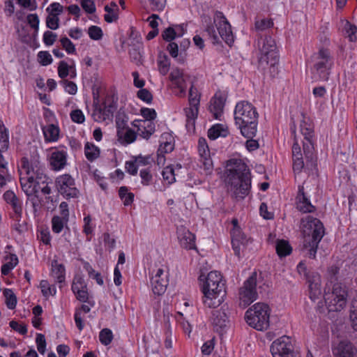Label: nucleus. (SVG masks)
<instances>
[{"label":"nucleus","instance_id":"obj_1","mask_svg":"<svg viewBox=\"0 0 357 357\" xmlns=\"http://www.w3.org/2000/svg\"><path fill=\"white\" fill-rule=\"evenodd\" d=\"M19 172L22 189L32 203L34 212H36L41 205L42 196L48 195L51 192L48 178L38 162L29 161L26 158L21 160Z\"/></svg>","mask_w":357,"mask_h":357},{"label":"nucleus","instance_id":"obj_2","mask_svg":"<svg viewBox=\"0 0 357 357\" xmlns=\"http://www.w3.org/2000/svg\"><path fill=\"white\" fill-rule=\"evenodd\" d=\"M198 280L204 305L211 308L220 306L226 296V282L222 274L213 271L207 275H200Z\"/></svg>","mask_w":357,"mask_h":357},{"label":"nucleus","instance_id":"obj_3","mask_svg":"<svg viewBox=\"0 0 357 357\" xmlns=\"http://www.w3.org/2000/svg\"><path fill=\"white\" fill-rule=\"evenodd\" d=\"M229 190L236 197L243 198L250 189V178L246 164L239 157L229 159L226 165Z\"/></svg>","mask_w":357,"mask_h":357},{"label":"nucleus","instance_id":"obj_4","mask_svg":"<svg viewBox=\"0 0 357 357\" xmlns=\"http://www.w3.org/2000/svg\"><path fill=\"white\" fill-rule=\"evenodd\" d=\"M234 120L245 137L252 138L255 135L257 112L251 103L247 101L238 102L234 109Z\"/></svg>","mask_w":357,"mask_h":357},{"label":"nucleus","instance_id":"obj_5","mask_svg":"<svg viewBox=\"0 0 357 357\" xmlns=\"http://www.w3.org/2000/svg\"><path fill=\"white\" fill-rule=\"evenodd\" d=\"M301 227L304 236V248L310 257L314 258L318 244L324 236L323 224L318 219L308 216L302 220Z\"/></svg>","mask_w":357,"mask_h":357},{"label":"nucleus","instance_id":"obj_6","mask_svg":"<svg viewBox=\"0 0 357 357\" xmlns=\"http://www.w3.org/2000/svg\"><path fill=\"white\" fill-rule=\"evenodd\" d=\"M270 307L264 303H257L250 307L245 312L246 323L252 328L263 331L270 326Z\"/></svg>","mask_w":357,"mask_h":357},{"label":"nucleus","instance_id":"obj_7","mask_svg":"<svg viewBox=\"0 0 357 357\" xmlns=\"http://www.w3.org/2000/svg\"><path fill=\"white\" fill-rule=\"evenodd\" d=\"M349 292L347 287L342 282H336L333 285L331 291L324 294V300L329 311L339 312L343 310L347 304Z\"/></svg>","mask_w":357,"mask_h":357},{"label":"nucleus","instance_id":"obj_8","mask_svg":"<svg viewBox=\"0 0 357 357\" xmlns=\"http://www.w3.org/2000/svg\"><path fill=\"white\" fill-rule=\"evenodd\" d=\"M312 73L315 79L326 81L333 66V59L328 49L321 48L312 57Z\"/></svg>","mask_w":357,"mask_h":357},{"label":"nucleus","instance_id":"obj_9","mask_svg":"<svg viewBox=\"0 0 357 357\" xmlns=\"http://www.w3.org/2000/svg\"><path fill=\"white\" fill-rule=\"evenodd\" d=\"M259 51V62L261 66H269L274 68L278 61V50L275 40L271 36H264L258 41Z\"/></svg>","mask_w":357,"mask_h":357},{"label":"nucleus","instance_id":"obj_10","mask_svg":"<svg viewBox=\"0 0 357 357\" xmlns=\"http://www.w3.org/2000/svg\"><path fill=\"white\" fill-rule=\"evenodd\" d=\"M169 283V268L167 263L155 265L151 273L150 284L156 296L165 294Z\"/></svg>","mask_w":357,"mask_h":357},{"label":"nucleus","instance_id":"obj_11","mask_svg":"<svg viewBox=\"0 0 357 357\" xmlns=\"http://www.w3.org/2000/svg\"><path fill=\"white\" fill-rule=\"evenodd\" d=\"M218 32L213 26L208 27L206 31L211 37L213 43H218L221 38L229 45L234 43V36L231 30V26L225 18L220 19L216 22Z\"/></svg>","mask_w":357,"mask_h":357},{"label":"nucleus","instance_id":"obj_12","mask_svg":"<svg viewBox=\"0 0 357 357\" xmlns=\"http://www.w3.org/2000/svg\"><path fill=\"white\" fill-rule=\"evenodd\" d=\"M169 79L170 87L175 95L178 97H184L188 87V75L183 70L175 67L172 68Z\"/></svg>","mask_w":357,"mask_h":357},{"label":"nucleus","instance_id":"obj_13","mask_svg":"<svg viewBox=\"0 0 357 357\" xmlns=\"http://www.w3.org/2000/svg\"><path fill=\"white\" fill-rule=\"evenodd\" d=\"M256 286L257 279L255 274L244 282L238 291V301L241 306L245 307L257 300V292Z\"/></svg>","mask_w":357,"mask_h":357},{"label":"nucleus","instance_id":"obj_14","mask_svg":"<svg viewBox=\"0 0 357 357\" xmlns=\"http://www.w3.org/2000/svg\"><path fill=\"white\" fill-rule=\"evenodd\" d=\"M231 225V236L232 248L235 254L240 256L241 252H243L248 247L252 241L242 231L236 219L232 220Z\"/></svg>","mask_w":357,"mask_h":357},{"label":"nucleus","instance_id":"obj_15","mask_svg":"<svg viewBox=\"0 0 357 357\" xmlns=\"http://www.w3.org/2000/svg\"><path fill=\"white\" fill-rule=\"evenodd\" d=\"M273 357H295L291 339L286 335L275 340L271 344Z\"/></svg>","mask_w":357,"mask_h":357},{"label":"nucleus","instance_id":"obj_16","mask_svg":"<svg viewBox=\"0 0 357 357\" xmlns=\"http://www.w3.org/2000/svg\"><path fill=\"white\" fill-rule=\"evenodd\" d=\"M301 132L304 137L303 150L304 153L307 155L312 153L314 149V130L313 125L311 119L303 114L300 123Z\"/></svg>","mask_w":357,"mask_h":357},{"label":"nucleus","instance_id":"obj_17","mask_svg":"<svg viewBox=\"0 0 357 357\" xmlns=\"http://www.w3.org/2000/svg\"><path fill=\"white\" fill-rule=\"evenodd\" d=\"M56 186L58 191L65 197H76L79 190L75 187L73 178L69 174H62L56 179Z\"/></svg>","mask_w":357,"mask_h":357},{"label":"nucleus","instance_id":"obj_18","mask_svg":"<svg viewBox=\"0 0 357 357\" xmlns=\"http://www.w3.org/2000/svg\"><path fill=\"white\" fill-rule=\"evenodd\" d=\"M68 151L66 146L54 147L50 149L48 162L54 171H61L67 165Z\"/></svg>","mask_w":357,"mask_h":357},{"label":"nucleus","instance_id":"obj_19","mask_svg":"<svg viewBox=\"0 0 357 357\" xmlns=\"http://www.w3.org/2000/svg\"><path fill=\"white\" fill-rule=\"evenodd\" d=\"M197 150L200 158L199 162L201 164V167L204 169L206 174H211L213 170V164L208 145L205 138L200 137L199 139Z\"/></svg>","mask_w":357,"mask_h":357},{"label":"nucleus","instance_id":"obj_20","mask_svg":"<svg viewBox=\"0 0 357 357\" xmlns=\"http://www.w3.org/2000/svg\"><path fill=\"white\" fill-rule=\"evenodd\" d=\"M131 124L137 130V134L146 139H149L155 131V123L153 121L136 119Z\"/></svg>","mask_w":357,"mask_h":357},{"label":"nucleus","instance_id":"obj_21","mask_svg":"<svg viewBox=\"0 0 357 357\" xmlns=\"http://www.w3.org/2000/svg\"><path fill=\"white\" fill-rule=\"evenodd\" d=\"M116 136L117 141L124 146L134 142L137 138L136 132L123 122L116 123Z\"/></svg>","mask_w":357,"mask_h":357},{"label":"nucleus","instance_id":"obj_22","mask_svg":"<svg viewBox=\"0 0 357 357\" xmlns=\"http://www.w3.org/2000/svg\"><path fill=\"white\" fill-rule=\"evenodd\" d=\"M180 245L186 250H196L195 236L186 227L180 226L176 230Z\"/></svg>","mask_w":357,"mask_h":357},{"label":"nucleus","instance_id":"obj_23","mask_svg":"<svg viewBox=\"0 0 357 357\" xmlns=\"http://www.w3.org/2000/svg\"><path fill=\"white\" fill-rule=\"evenodd\" d=\"M44 140L46 143H54L61 138V130L58 121L47 122L41 127Z\"/></svg>","mask_w":357,"mask_h":357},{"label":"nucleus","instance_id":"obj_24","mask_svg":"<svg viewBox=\"0 0 357 357\" xmlns=\"http://www.w3.org/2000/svg\"><path fill=\"white\" fill-rule=\"evenodd\" d=\"M115 107L112 104L106 102L101 105H95L92 117L97 122H103L109 120L114 112Z\"/></svg>","mask_w":357,"mask_h":357},{"label":"nucleus","instance_id":"obj_25","mask_svg":"<svg viewBox=\"0 0 357 357\" xmlns=\"http://www.w3.org/2000/svg\"><path fill=\"white\" fill-rule=\"evenodd\" d=\"M332 351L335 357H357V349L346 341L334 343Z\"/></svg>","mask_w":357,"mask_h":357},{"label":"nucleus","instance_id":"obj_26","mask_svg":"<svg viewBox=\"0 0 357 357\" xmlns=\"http://www.w3.org/2000/svg\"><path fill=\"white\" fill-rule=\"evenodd\" d=\"M225 99L220 93H216L210 102L209 109L216 119H220L223 113Z\"/></svg>","mask_w":357,"mask_h":357},{"label":"nucleus","instance_id":"obj_27","mask_svg":"<svg viewBox=\"0 0 357 357\" xmlns=\"http://www.w3.org/2000/svg\"><path fill=\"white\" fill-rule=\"evenodd\" d=\"M307 282L309 284L310 298L313 301L318 299L322 294L319 275L317 273L312 274L310 277L307 278Z\"/></svg>","mask_w":357,"mask_h":357},{"label":"nucleus","instance_id":"obj_28","mask_svg":"<svg viewBox=\"0 0 357 357\" xmlns=\"http://www.w3.org/2000/svg\"><path fill=\"white\" fill-rule=\"evenodd\" d=\"M50 276L58 283H62L66 280V268L64 265L57 259L51 261Z\"/></svg>","mask_w":357,"mask_h":357},{"label":"nucleus","instance_id":"obj_29","mask_svg":"<svg viewBox=\"0 0 357 357\" xmlns=\"http://www.w3.org/2000/svg\"><path fill=\"white\" fill-rule=\"evenodd\" d=\"M184 33L183 24H174L166 28L162 33V37L167 42H172L174 39L182 37Z\"/></svg>","mask_w":357,"mask_h":357},{"label":"nucleus","instance_id":"obj_30","mask_svg":"<svg viewBox=\"0 0 357 357\" xmlns=\"http://www.w3.org/2000/svg\"><path fill=\"white\" fill-rule=\"evenodd\" d=\"M174 148V137L172 132H165L160 136L159 151L161 153H169Z\"/></svg>","mask_w":357,"mask_h":357},{"label":"nucleus","instance_id":"obj_31","mask_svg":"<svg viewBox=\"0 0 357 357\" xmlns=\"http://www.w3.org/2000/svg\"><path fill=\"white\" fill-rule=\"evenodd\" d=\"M293 169L295 172H300L303 168L304 162L303 160L301 147L298 142H295L292 146Z\"/></svg>","mask_w":357,"mask_h":357},{"label":"nucleus","instance_id":"obj_32","mask_svg":"<svg viewBox=\"0 0 357 357\" xmlns=\"http://www.w3.org/2000/svg\"><path fill=\"white\" fill-rule=\"evenodd\" d=\"M229 133L227 126L224 123H217L213 125L208 130V137L211 139H216L218 137H225Z\"/></svg>","mask_w":357,"mask_h":357},{"label":"nucleus","instance_id":"obj_33","mask_svg":"<svg viewBox=\"0 0 357 357\" xmlns=\"http://www.w3.org/2000/svg\"><path fill=\"white\" fill-rule=\"evenodd\" d=\"M104 9L105 11L104 19L107 22L112 23L118 20L119 9L118 5L115 2L112 1L109 4L106 5Z\"/></svg>","mask_w":357,"mask_h":357},{"label":"nucleus","instance_id":"obj_34","mask_svg":"<svg viewBox=\"0 0 357 357\" xmlns=\"http://www.w3.org/2000/svg\"><path fill=\"white\" fill-rule=\"evenodd\" d=\"M58 75L62 79L68 76L70 78H75L77 76L75 65H68L64 61H60L58 66Z\"/></svg>","mask_w":357,"mask_h":357},{"label":"nucleus","instance_id":"obj_35","mask_svg":"<svg viewBox=\"0 0 357 357\" xmlns=\"http://www.w3.org/2000/svg\"><path fill=\"white\" fill-rule=\"evenodd\" d=\"M84 155L89 161H93L99 158L100 149L93 142H86L84 144Z\"/></svg>","mask_w":357,"mask_h":357},{"label":"nucleus","instance_id":"obj_36","mask_svg":"<svg viewBox=\"0 0 357 357\" xmlns=\"http://www.w3.org/2000/svg\"><path fill=\"white\" fill-rule=\"evenodd\" d=\"M297 208L303 213H310L313 211V206L310 202L305 197L303 192L300 189L297 196Z\"/></svg>","mask_w":357,"mask_h":357},{"label":"nucleus","instance_id":"obj_37","mask_svg":"<svg viewBox=\"0 0 357 357\" xmlns=\"http://www.w3.org/2000/svg\"><path fill=\"white\" fill-rule=\"evenodd\" d=\"M187 119V126L193 127L199 113V105H188L185 109Z\"/></svg>","mask_w":357,"mask_h":357},{"label":"nucleus","instance_id":"obj_38","mask_svg":"<svg viewBox=\"0 0 357 357\" xmlns=\"http://www.w3.org/2000/svg\"><path fill=\"white\" fill-rule=\"evenodd\" d=\"M170 60L167 55L160 54L157 61L158 70L160 75H166L169 71Z\"/></svg>","mask_w":357,"mask_h":357},{"label":"nucleus","instance_id":"obj_39","mask_svg":"<svg viewBox=\"0 0 357 357\" xmlns=\"http://www.w3.org/2000/svg\"><path fill=\"white\" fill-rule=\"evenodd\" d=\"M276 252L279 257H286L291 254L292 248L288 241L285 240H278L276 242Z\"/></svg>","mask_w":357,"mask_h":357},{"label":"nucleus","instance_id":"obj_40","mask_svg":"<svg viewBox=\"0 0 357 357\" xmlns=\"http://www.w3.org/2000/svg\"><path fill=\"white\" fill-rule=\"evenodd\" d=\"M43 296L48 298L50 296H54L56 294V287L51 284L47 280H43L39 285Z\"/></svg>","mask_w":357,"mask_h":357},{"label":"nucleus","instance_id":"obj_41","mask_svg":"<svg viewBox=\"0 0 357 357\" xmlns=\"http://www.w3.org/2000/svg\"><path fill=\"white\" fill-rule=\"evenodd\" d=\"M18 264V258L15 255H10L6 258V262L1 266V273L8 275Z\"/></svg>","mask_w":357,"mask_h":357},{"label":"nucleus","instance_id":"obj_42","mask_svg":"<svg viewBox=\"0 0 357 357\" xmlns=\"http://www.w3.org/2000/svg\"><path fill=\"white\" fill-rule=\"evenodd\" d=\"M68 220L69 219L59 215H54L52 219V229L53 232L59 234L64 227L67 225Z\"/></svg>","mask_w":357,"mask_h":357},{"label":"nucleus","instance_id":"obj_43","mask_svg":"<svg viewBox=\"0 0 357 357\" xmlns=\"http://www.w3.org/2000/svg\"><path fill=\"white\" fill-rule=\"evenodd\" d=\"M3 294L5 297V302L7 307L10 310L15 308L17 303V296L10 289H5L3 291Z\"/></svg>","mask_w":357,"mask_h":357},{"label":"nucleus","instance_id":"obj_44","mask_svg":"<svg viewBox=\"0 0 357 357\" xmlns=\"http://www.w3.org/2000/svg\"><path fill=\"white\" fill-rule=\"evenodd\" d=\"M213 324L220 328L225 327L227 322V317L223 310H217L213 314Z\"/></svg>","mask_w":357,"mask_h":357},{"label":"nucleus","instance_id":"obj_45","mask_svg":"<svg viewBox=\"0 0 357 357\" xmlns=\"http://www.w3.org/2000/svg\"><path fill=\"white\" fill-rule=\"evenodd\" d=\"M119 194L125 206H129L132 203L134 194L128 192L126 187H121L119 190Z\"/></svg>","mask_w":357,"mask_h":357},{"label":"nucleus","instance_id":"obj_46","mask_svg":"<svg viewBox=\"0 0 357 357\" xmlns=\"http://www.w3.org/2000/svg\"><path fill=\"white\" fill-rule=\"evenodd\" d=\"M163 180L167 184L170 185L175 182V173L172 166H167L162 172Z\"/></svg>","mask_w":357,"mask_h":357},{"label":"nucleus","instance_id":"obj_47","mask_svg":"<svg viewBox=\"0 0 357 357\" xmlns=\"http://www.w3.org/2000/svg\"><path fill=\"white\" fill-rule=\"evenodd\" d=\"M139 114L142 116V119L155 121L157 118V112L153 108L143 107L139 109Z\"/></svg>","mask_w":357,"mask_h":357},{"label":"nucleus","instance_id":"obj_48","mask_svg":"<svg viewBox=\"0 0 357 357\" xmlns=\"http://www.w3.org/2000/svg\"><path fill=\"white\" fill-rule=\"evenodd\" d=\"M136 96L147 105H151L153 102V95L151 91L146 89L143 88L139 89L136 93Z\"/></svg>","mask_w":357,"mask_h":357},{"label":"nucleus","instance_id":"obj_49","mask_svg":"<svg viewBox=\"0 0 357 357\" xmlns=\"http://www.w3.org/2000/svg\"><path fill=\"white\" fill-rule=\"evenodd\" d=\"M201 93L197 88L192 86L189 90L188 105H199L200 102Z\"/></svg>","mask_w":357,"mask_h":357},{"label":"nucleus","instance_id":"obj_50","mask_svg":"<svg viewBox=\"0 0 357 357\" xmlns=\"http://www.w3.org/2000/svg\"><path fill=\"white\" fill-rule=\"evenodd\" d=\"M176 321L182 326L184 332L190 335L192 331V326L189 321L184 318L183 314L181 312H178L176 315Z\"/></svg>","mask_w":357,"mask_h":357},{"label":"nucleus","instance_id":"obj_51","mask_svg":"<svg viewBox=\"0 0 357 357\" xmlns=\"http://www.w3.org/2000/svg\"><path fill=\"white\" fill-rule=\"evenodd\" d=\"M88 34L89 38L93 40H99L103 36V32L100 27L92 25L88 29Z\"/></svg>","mask_w":357,"mask_h":357},{"label":"nucleus","instance_id":"obj_52","mask_svg":"<svg viewBox=\"0 0 357 357\" xmlns=\"http://www.w3.org/2000/svg\"><path fill=\"white\" fill-rule=\"evenodd\" d=\"M60 43L62 47L68 54H75L76 49L75 45L72 41L67 37H62L60 39Z\"/></svg>","mask_w":357,"mask_h":357},{"label":"nucleus","instance_id":"obj_53","mask_svg":"<svg viewBox=\"0 0 357 357\" xmlns=\"http://www.w3.org/2000/svg\"><path fill=\"white\" fill-rule=\"evenodd\" d=\"M86 287V284L83 276L78 274L76 275L73 279L72 284V291H73V293L80 289H84Z\"/></svg>","mask_w":357,"mask_h":357},{"label":"nucleus","instance_id":"obj_54","mask_svg":"<svg viewBox=\"0 0 357 357\" xmlns=\"http://www.w3.org/2000/svg\"><path fill=\"white\" fill-rule=\"evenodd\" d=\"M113 339V334L111 330L108 328L102 329L99 334V340L104 345H108Z\"/></svg>","mask_w":357,"mask_h":357},{"label":"nucleus","instance_id":"obj_55","mask_svg":"<svg viewBox=\"0 0 357 357\" xmlns=\"http://www.w3.org/2000/svg\"><path fill=\"white\" fill-rule=\"evenodd\" d=\"M59 16L48 14L46 19V25L52 30H56L59 27Z\"/></svg>","mask_w":357,"mask_h":357},{"label":"nucleus","instance_id":"obj_56","mask_svg":"<svg viewBox=\"0 0 357 357\" xmlns=\"http://www.w3.org/2000/svg\"><path fill=\"white\" fill-rule=\"evenodd\" d=\"M38 62L42 66H48L53 61L51 54L47 51H40L38 53Z\"/></svg>","mask_w":357,"mask_h":357},{"label":"nucleus","instance_id":"obj_57","mask_svg":"<svg viewBox=\"0 0 357 357\" xmlns=\"http://www.w3.org/2000/svg\"><path fill=\"white\" fill-rule=\"evenodd\" d=\"M63 11V7L59 3L54 2L46 8L47 14H53L59 16Z\"/></svg>","mask_w":357,"mask_h":357},{"label":"nucleus","instance_id":"obj_58","mask_svg":"<svg viewBox=\"0 0 357 357\" xmlns=\"http://www.w3.org/2000/svg\"><path fill=\"white\" fill-rule=\"evenodd\" d=\"M36 342L38 351L41 354H44L46 350V341L45 336L41 333H38L36 335Z\"/></svg>","mask_w":357,"mask_h":357},{"label":"nucleus","instance_id":"obj_59","mask_svg":"<svg viewBox=\"0 0 357 357\" xmlns=\"http://www.w3.org/2000/svg\"><path fill=\"white\" fill-rule=\"evenodd\" d=\"M345 31L351 41L356 40L357 39L356 33L357 28L351 24L349 22H347L344 25Z\"/></svg>","mask_w":357,"mask_h":357},{"label":"nucleus","instance_id":"obj_60","mask_svg":"<svg viewBox=\"0 0 357 357\" xmlns=\"http://www.w3.org/2000/svg\"><path fill=\"white\" fill-rule=\"evenodd\" d=\"M72 121L77 123H82L85 121V116L81 109H75L70 112Z\"/></svg>","mask_w":357,"mask_h":357},{"label":"nucleus","instance_id":"obj_61","mask_svg":"<svg viewBox=\"0 0 357 357\" xmlns=\"http://www.w3.org/2000/svg\"><path fill=\"white\" fill-rule=\"evenodd\" d=\"M255 25L256 29L261 31L271 27L273 25V22L270 19H260L255 22Z\"/></svg>","mask_w":357,"mask_h":357},{"label":"nucleus","instance_id":"obj_62","mask_svg":"<svg viewBox=\"0 0 357 357\" xmlns=\"http://www.w3.org/2000/svg\"><path fill=\"white\" fill-rule=\"evenodd\" d=\"M12 179L11 175L9 174L7 167L0 169V188H2L8 182Z\"/></svg>","mask_w":357,"mask_h":357},{"label":"nucleus","instance_id":"obj_63","mask_svg":"<svg viewBox=\"0 0 357 357\" xmlns=\"http://www.w3.org/2000/svg\"><path fill=\"white\" fill-rule=\"evenodd\" d=\"M9 325L12 329L21 335H25L27 333L26 326L23 324L19 323L16 321H10Z\"/></svg>","mask_w":357,"mask_h":357},{"label":"nucleus","instance_id":"obj_64","mask_svg":"<svg viewBox=\"0 0 357 357\" xmlns=\"http://www.w3.org/2000/svg\"><path fill=\"white\" fill-rule=\"evenodd\" d=\"M351 320L352 327L354 328V330L357 331V295L354 300L352 301Z\"/></svg>","mask_w":357,"mask_h":357}]
</instances>
